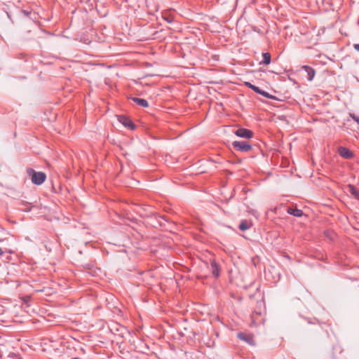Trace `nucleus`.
Returning <instances> with one entry per match:
<instances>
[{
    "mask_svg": "<svg viewBox=\"0 0 359 359\" xmlns=\"http://www.w3.org/2000/svg\"><path fill=\"white\" fill-rule=\"evenodd\" d=\"M257 93L259 94V95H262L264 97H267V98L271 97L267 92H266V91L262 90V89H259V90L258 91Z\"/></svg>",
    "mask_w": 359,
    "mask_h": 359,
    "instance_id": "15",
    "label": "nucleus"
},
{
    "mask_svg": "<svg viewBox=\"0 0 359 359\" xmlns=\"http://www.w3.org/2000/svg\"><path fill=\"white\" fill-rule=\"evenodd\" d=\"M209 269L211 270V272L215 278H218L220 275V266L215 262V260H210V264Z\"/></svg>",
    "mask_w": 359,
    "mask_h": 359,
    "instance_id": "6",
    "label": "nucleus"
},
{
    "mask_svg": "<svg viewBox=\"0 0 359 359\" xmlns=\"http://www.w3.org/2000/svg\"><path fill=\"white\" fill-rule=\"evenodd\" d=\"M338 153L345 159H351L354 156V154L351 151L344 147H339L338 148Z\"/></svg>",
    "mask_w": 359,
    "mask_h": 359,
    "instance_id": "5",
    "label": "nucleus"
},
{
    "mask_svg": "<svg viewBox=\"0 0 359 359\" xmlns=\"http://www.w3.org/2000/svg\"><path fill=\"white\" fill-rule=\"evenodd\" d=\"M164 19L169 23H171L172 22L173 20L172 18H169V17H166V18H164Z\"/></svg>",
    "mask_w": 359,
    "mask_h": 359,
    "instance_id": "17",
    "label": "nucleus"
},
{
    "mask_svg": "<svg viewBox=\"0 0 359 359\" xmlns=\"http://www.w3.org/2000/svg\"><path fill=\"white\" fill-rule=\"evenodd\" d=\"M302 69L304 70V72L306 73V78L307 79L311 81L313 79L316 71L313 68H312L310 66L304 65L302 67Z\"/></svg>",
    "mask_w": 359,
    "mask_h": 359,
    "instance_id": "7",
    "label": "nucleus"
},
{
    "mask_svg": "<svg viewBox=\"0 0 359 359\" xmlns=\"http://www.w3.org/2000/svg\"><path fill=\"white\" fill-rule=\"evenodd\" d=\"M27 172L31 177L32 182L36 185H41L46 179V175L43 172H36L32 168H28Z\"/></svg>",
    "mask_w": 359,
    "mask_h": 359,
    "instance_id": "1",
    "label": "nucleus"
},
{
    "mask_svg": "<svg viewBox=\"0 0 359 359\" xmlns=\"http://www.w3.org/2000/svg\"><path fill=\"white\" fill-rule=\"evenodd\" d=\"M233 147L243 152H247L252 149V146L245 141H234L232 143Z\"/></svg>",
    "mask_w": 359,
    "mask_h": 359,
    "instance_id": "2",
    "label": "nucleus"
},
{
    "mask_svg": "<svg viewBox=\"0 0 359 359\" xmlns=\"http://www.w3.org/2000/svg\"><path fill=\"white\" fill-rule=\"evenodd\" d=\"M287 213L290 215H292L295 217H301L303 215V212L302 210H299L298 208H289L287 209Z\"/></svg>",
    "mask_w": 359,
    "mask_h": 359,
    "instance_id": "10",
    "label": "nucleus"
},
{
    "mask_svg": "<svg viewBox=\"0 0 359 359\" xmlns=\"http://www.w3.org/2000/svg\"><path fill=\"white\" fill-rule=\"evenodd\" d=\"M354 48H355L356 50L359 51V43H358V44H355V45H354Z\"/></svg>",
    "mask_w": 359,
    "mask_h": 359,
    "instance_id": "18",
    "label": "nucleus"
},
{
    "mask_svg": "<svg viewBox=\"0 0 359 359\" xmlns=\"http://www.w3.org/2000/svg\"><path fill=\"white\" fill-rule=\"evenodd\" d=\"M252 224L247 221H242L241 223L239 224V229L241 231H245L250 228Z\"/></svg>",
    "mask_w": 359,
    "mask_h": 359,
    "instance_id": "12",
    "label": "nucleus"
},
{
    "mask_svg": "<svg viewBox=\"0 0 359 359\" xmlns=\"http://www.w3.org/2000/svg\"><path fill=\"white\" fill-rule=\"evenodd\" d=\"M263 60L259 62L260 65H267L271 63V57L269 53H264L262 54Z\"/></svg>",
    "mask_w": 359,
    "mask_h": 359,
    "instance_id": "11",
    "label": "nucleus"
},
{
    "mask_svg": "<svg viewBox=\"0 0 359 359\" xmlns=\"http://www.w3.org/2000/svg\"><path fill=\"white\" fill-rule=\"evenodd\" d=\"M245 86L248 87L249 88H250L251 90H252L254 92H255L257 93H258V91L260 89L259 87L252 84L250 82H245Z\"/></svg>",
    "mask_w": 359,
    "mask_h": 359,
    "instance_id": "14",
    "label": "nucleus"
},
{
    "mask_svg": "<svg viewBox=\"0 0 359 359\" xmlns=\"http://www.w3.org/2000/svg\"><path fill=\"white\" fill-rule=\"evenodd\" d=\"M118 121L123 124L125 127L128 128L130 129H134L135 125L132 122V121L127 116L120 115L118 116Z\"/></svg>",
    "mask_w": 359,
    "mask_h": 359,
    "instance_id": "4",
    "label": "nucleus"
},
{
    "mask_svg": "<svg viewBox=\"0 0 359 359\" xmlns=\"http://www.w3.org/2000/svg\"><path fill=\"white\" fill-rule=\"evenodd\" d=\"M72 359H80V358H72Z\"/></svg>",
    "mask_w": 359,
    "mask_h": 359,
    "instance_id": "20",
    "label": "nucleus"
},
{
    "mask_svg": "<svg viewBox=\"0 0 359 359\" xmlns=\"http://www.w3.org/2000/svg\"><path fill=\"white\" fill-rule=\"evenodd\" d=\"M131 99L135 104H137V105H139L142 107H149V103H148L147 100H146L144 99L139 98V97H132Z\"/></svg>",
    "mask_w": 359,
    "mask_h": 359,
    "instance_id": "9",
    "label": "nucleus"
},
{
    "mask_svg": "<svg viewBox=\"0 0 359 359\" xmlns=\"http://www.w3.org/2000/svg\"><path fill=\"white\" fill-rule=\"evenodd\" d=\"M349 191L357 198H359V191L357 190L354 186L348 185Z\"/></svg>",
    "mask_w": 359,
    "mask_h": 359,
    "instance_id": "13",
    "label": "nucleus"
},
{
    "mask_svg": "<svg viewBox=\"0 0 359 359\" xmlns=\"http://www.w3.org/2000/svg\"><path fill=\"white\" fill-rule=\"evenodd\" d=\"M4 254V251L1 248H0V255H2Z\"/></svg>",
    "mask_w": 359,
    "mask_h": 359,
    "instance_id": "19",
    "label": "nucleus"
},
{
    "mask_svg": "<svg viewBox=\"0 0 359 359\" xmlns=\"http://www.w3.org/2000/svg\"><path fill=\"white\" fill-rule=\"evenodd\" d=\"M237 336L241 340L245 341L250 344H254L253 338L250 335H248L243 332H239Z\"/></svg>",
    "mask_w": 359,
    "mask_h": 359,
    "instance_id": "8",
    "label": "nucleus"
},
{
    "mask_svg": "<svg viewBox=\"0 0 359 359\" xmlns=\"http://www.w3.org/2000/svg\"><path fill=\"white\" fill-rule=\"evenodd\" d=\"M351 117L355 121L359 124V117L354 115V114H350Z\"/></svg>",
    "mask_w": 359,
    "mask_h": 359,
    "instance_id": "16",
    "label": "nucleus"
},
{
    "mask_svg": "<svg viewBox=\"0 0 359 359\" xmlns=\"http://www.w3.org/2000/svg\"><path fill=\"white\" fill-rule=\"evenodd\" d=\"M236 135L239 137L250 139L253 136V133L250 130L246 128H238L235 132Z\"/></svg>",
    "mask_w": 359,
    "mask_h": 359,
    "instance_id": "3",
    "label": "nucleus"
}]
</instances>
